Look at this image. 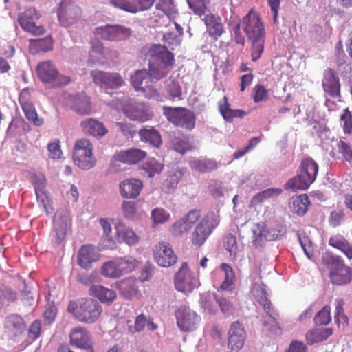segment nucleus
<instances>
[{"label":"nucleus","instance_id":"15","mask_svg":"<svg viewBox=\"0 0 352 352\" xmlns=\"http://www.w3.org/2000/svg\"><path fill=\"white\" fill-rule=\"evenodd\" d=\"M91 76L95 84L106 90L118 89L124 82L120 74L116 72L95 70L91 72Z\"/></svg>","mask_w":352,"mask_h":352},{"label":"nucleus","instance_id":"16","mask_svg":"<svg viewBox=\"0 0 352 352\" xmlns=\"http://www.w3.org/2000/svg\"><path fill=\"white\" fill-rule=\"evenodd\" d=\"M94 34L102 39L117 41L127 38L130 34V29L119 25H106L95 28Z\"/></svg>","mask_w":352,"mask_h":352},{"label":"nucleus","instance_id":"20","mask_svg":"<svg viewBox=\"0 0 352 352\" xmlns=\"http://www.w3.org/2000/svg\"><path fill=\"white\" fill-rule=\"evenodd\" d=\"M107 2L114 8L135 14L150 9L155 0H107Z\"/></svg>","mask_w":352,"mask_h":352},{"label":"nucleus","instance_id":"47","mask_svg":"<svg viewBox=\"0 0 352 352\" xmlns=\"http://www.w3.org/2000/svg\"><path fill=\"white\" fill-rule=\"evenodd\" d=\"M219 109L223 118L228 122L234 118L242 117L244 115L243 111L231 109L226 96L219 102Z\"/></svg>","mask_w":352,"mask_h":352},{"label":"nucleus","instance_id":"8","mask_svg":"<svg viewBox=\"0 0 352 352\" xmlns=\"http://www.w3.org/2000/svg\"><path fill=\"white\" fill-rule=\"evenodd\" d=\"M322 258L324 263L331 266L330 278L333 284L342 285L351 282L352 270L346 266L339 256L325 252Z\"/></svg>","mask_w":352,"mask_h":352},{"label":"nucleus","instance_id":"25","mask_svg":"<svg viewBox=\"0 0 352 352\" xmlns=\"http://www.w3.org/2000/svg\"><path fill=\"white\" fill-rule=\"evenodd\" d=\"M33 183L38 201L43 207L47 215L53 217L54 209L52 201L43 190L45 186V177L42 174L35 175Z\"/></svg>","mask_w":352,"mask_h":352},{"label":"nucleus","instance_id":"35","mask_svg":"<svg viewBox=\"0 0 352 352\" xmlns=\"http://www.w3.org/2000/svg\"><path fill=\"white\" fill-rule=\"evenodd\" d=\"M138 134L141 141L148 143L155 148H159L162 143L159 131L153 126H146L140 129Z\"/></svg>","mask_w":352,"mask_h":352},{"label":"nucleus","instance_id":"27","mask_svg":"<svg viewBox=\"0 0 352 352\" xmlns=\"http://www.w3.org/2000/svg\"><path fill=\"white\" fill-rule=\"evenodd\" d=\"M204 20L208 35L213 40H218L225 31L221 17L216 14L208 13L205 15Z\"/></svg>","mask_w":352,"mask_h":352},{"label":"nucleus","instance_id":"42","mask_svg":"<svg viewBox=\"0 0 352 352\" xmlns=\"http://www.w3.org/2000/svg\"><path fill=\"white\" fill-rule=\"evenodd\" d=\"M309 204L308 196L306 194H302L291 199L289 207L293 212L298 215H304L308 210Z\"/></svg>","mask_w":352,"mask_h":352},{"label":"nucleus","instance_id":"48","mask_svg":"<svg viewBox=\"0 0 352 352\" xmlns=\"http://www.w3.org/2000/svg\"><path fill=\"white\" fill-rule=\"evenodd\" d=\"M116 261L122 276L134 270L139 263L134 257L130 255L118 258Z\"/></svg>","mask_w":352,"mask_h":352},{"label":"nucleus","instance_id":"52","mask_svg":"<svg viewBox=\"0 0 352 352\" xmlns=\"http://www.w3.org/2000/svg\"><path fill=\"white\" fill-rule=\"evenodd\" d=\"M101 274L111 278H118L122 276L116 259L104 263L101 268Z\"/></svg>","mask_w":352,"mask_h":352},{"label":"nucleus","instance_id":"59","mask_svg":"<svg viewBox=\"0 0 352 352\" xmlns=\"http://www.w3.org/2000/svg\"><path fill=\"white\" fill-rule=\"evenodd\" d=\"M331 321L330 307L324 306L314 318L316 325H326Z\"/></svg>","mask_w":352,"mask_h":352},{"label":"nucleus","instance_id":"56","mask_svg":"<svg viewBox=\"0 0 352 352\" xmlns=\"http://www.w3.org/2000/svg\"><path fill=\"white\" fill-rule=\"evenodd\" d=\"M173 146L176 151L183 154L192 148L190 138L186 136L175 137L173 140Z\"/></svg>","mask_w":352,"mask_h":352},{"label":"nucleus","instance_id":"53","mask_svg":"<svg viewBox=\"0 0 352 352\" xmlns=\"http://www.w3.org/2000/svg\"><path fill=\"white\" fill-rule=\"evenodd\" d=\"M241 25L242 24L236 18H230L228 22V27L230 32L234 34V41L236 43L243 45L245 43V37L241 32Z\"/></svg>","mask_w":352,"mask_h":352},{"label":"nucleus","instance_id":"29","mask_svg":"<svg viewBox=\"0 0 352 352\" xmlns=\"http://www.w3.org/2000/svg\"><path fill=\"white\" fill-rule=\"evenodd\" d=\"M116 234L115 242L124 243L128 245H136L140 239L133 229L130 228L123 222L119 221L115 224Z\"/></svg>","mask_w":352,"mask_h":352},{"label":"nucleus","instance_id":"39","mask_svg":"<svg viewBox=\"0 0 352 352\" xmlns=\"http://www.w3.org/2000/svg\"><path fill=\"white\" fill-rule=\"evenodd\" d=\"M99 223L103 230L102 237L103 248L110 250L116 248L115 236H113L112 235V227L110 220L101 218L99 220Z\"/></svg>","mask_w":352,"mask_h":352},{"label":"nucleus","instance_id":"6","mask_svg":"<svg viewBox=\"0 0 352 352\" xmlns=\"http://www.w3.org/2000/svg\"><path fill=\"white\" fill-rule=\"evenodd\" d=\"M219 223V218L217 211L209 212L202 218H199L190 234L192 245L197 247L203 245Z\"/></svg>","mask_w":352,"mask_h":352},{"label":"nucleus","instance_id":"14","mask_svg":"<svg viewBox=\"0 0 352 352\" xmlns=\"http://www.w3.org/2000/svg\"><path fill=\"white\" fill-rule=\"evenodd\" d=\"M177 324L183 331H192L199 324L201 318L189 307L182 305L176 312Z\"/></svg>","mask_w":352,"mask_h":352},{"label":"nucleus","instance_id":"36","mask_svg":"<svg viewBox=\"0 0 352 352\" xmlns=\"http://www.w3.org/2000/svg\"><path fill=\"white\" fill-rule=\"evenodd\" d=\"M72 109L78 114L87 115L91 113V107L89 98L85 94L80 93L72 97Z\"/></svg>","mask_w":352,"mask_h":352},{"label":"nucleus","instance_id":"17","mask_svg":"<svg viewBox=\"0 0 352 352\" xmlns=\"http://www.w3.org/2000/svg\"><path fill=\"white\" fill-rule=\"evenodd\" d=\"M123 111L131 120L140 122H146L153 116L151 107L142 102H130L124 107Z\"/></svg>","mask_w":352,"mask_h":352},{"label":"nucleus","instance_id":"31","mask_svg":"<svg viewBox=\"0 0 352 352\" xmlns=\"http://www.w3.org/2000/svg\"><path fill=\"white\" fill-rule=\"evenodd\" d=\"M70 343L78 348L89 349L91 346L89 332L83 327H75L69 333Z\"/></svg>","mask_w":352,"mask_h":352},{"label":"nucleus","instance_id":"45","mask_svg":"<svg viewBox=\"0 0 352 352\" xmlns=\"http://www.w3.org/2000/svg\"><path fill=\"white\" fill-rule=\"evenodd\" d=\"M331 246L341 250L349 258H352V244L341 235L333 236L329 239Z\"/></svg>","mask_w":352,"mask_h":352},{"label":"nucleus","instance_id":"58","mask_svg":"<svg viewBox=\"0 0 352 352\" xmlns=\"http://www.w3.org/2000/svg\"><path fill=\"white\" fill-rule=\"evenodd\" d=\"M224 246L226 250L229 252L230 256L232 258H235L239 252L236 237L231 234H228L225 239Z\"/></svg>","mask_w":352,"mask_h":352},{"label":"nucleus","instance_id":"40","mask_svg":"<svg viewBox=\"0 0 352 352\" xmlns=\"http://www.w3.org/2000/svg\"><path fill=\"white\" fill-rule=\"evenodd\" d=\"M184 175V171L179 168L172 169L162 184V190L166 193L173 192Z\"/></svg>","mask_w":352,"mask_h":352},{"label":"nucleus","instance_id":"43","mask_svg":"<svg viewBox=\"0 0 352 352\" xmlns=\"http://www.w3.org/2000/svg\"><path fill=\"white\" fill-rule=\"evenodd\" d=\"M131 84L136 91H141L145 85H147L150 81H157L155 79H153L150 76V70L148 72L145 69L138 70L136 72L131 76Z\"/></svg>","mask_w":352,"mask_h":352},{"label":"nucleus","instance_id":"33","mask_svg":"<svg viewBox=\"0 0 352 352\" xmlns=\"http://www.w3.org/2000/svg\"><path fill=\"white\" fill-rule=\"evenodd\" d=\"M80 126L85 133L96 138H102L107 133L104 124L94 118H87L80 123Z\"/></svg>","mask_w":352,"mask_h":352},{"label":"nucleus","instance_id":"23","mask_svg":"<svg viewBox=\"0 0 352 352\" xmlns=\"http://www.w3.org/2000/svg\"><path fill=\"white\" fill-rule=\"evenodd\" d=\"M201 217V212L199 210L190 211L184 217L177 220L172 226V233L176 236L186 235L189 230L195 225Z\"/></svg>","mask_w":352,"mask_h":352},{"label":"nucleus","instance_id":"60","mask_svg":"<svg viewBox=\"0 0 352 352\" xmlns=\"http://www.w3.org/2000/svg\"><path fill=\"white\" fill-rule=\"evenodd\" d=\"M190 9L197 15L204 14L206 10V0H186Z\"/></svg>","mask_w":352,"mask_h":352},{"label":"nucleus","instance_id":"3","mask_svg":"<svg viewBox=\"0 0 352 352\" xmlns=\"http://www.w3.org/2000/svg\"><path fill=\"white\" fill-rule=\"evenodd\" d=\"M252 294L268 316L267 320H265L263 323V330L268 333H277L279 327L276 322L278 314L272 307L269 299V294L267 287L260 280L255 282L252 287Z\"/></svg>","mask_w":352,"mask_h":352},{"label":"nucleus","instance_id":"55","mask_svg":"<svg viewBox=\"0 0 352 352\" xmlns=\"http://www.w3.org/2000/svg\"><path fill=\"white\" fill-rule=\"evenodd\" d=\"M199 303L204 311L209 314H214L217 308L213 302V298L208 294H203L200 296Z\"/></svg>","mask_w":352,"mask_h":352},{"label":"nucleus","instance_id":"28","mask_svg":"<svg viewBox=\"0 0 352 352\" xmlns=\"http://www.w3.org/2000/svg\"><path fill=\"white\" fill-rule=\"evenodd\" d=\"M100 254L96 248L91 245H82L78 253V264L85 270L91 267L93 263L98 261Z\"/></svg>","mask_w":352,"mask_h":352},{"label":"nucleus","instance_id":"64","mask_svg":"<svg viewBox=\"0 0 352 352\" xmlns=\"http://www.w3.org/2000/svg\"><path fill=\"white\" fill-rule=\"evenodd\" d=\"M345 214L342 210H334L331 212L329 223L332 227L339 226L344 220Z\"/></svg>","mask_w":352,"mask_h":352},{"label":"nucleus","instance_id":"46","mask_svg":"<svg viewBox=\"0 0 352 352\" xmlns=\"http://www.w3.org/2000/svg\"><path fill=\"white\" fill-rule=\"evenodd\" d=\"M332 333L331 328H316L306 333V339L309 344H314L327 339Z\"/></svg>","mask_w":352,"mask_h":352},{"label":"nucleus","instance_id":"19","mask_svg":"<svg viewBox=\"0 0 352 352\" xmlns=\"http://www.w3.org/2000/svg\"><path fill=\"white\" fill-rule=\"evenodd\" d=\"M80 10L70 0H64L58 10V17L63 26H69L75 23L80 16Z\"/></svg>","mask_w":352,"mask_h":352},{"label":"nucleus","instance_id":"44","mask_svg":"<svg viewBox=\"0 0 352 352\" xmlns=\"http://www.w3.org/2000/svg\"><path fill=\"white\" fill-rule=\"evenodd\" d=\"M30 51L32 54H36L40 52H45L52 49V39L50 36L43 38L30 39Z\"/></svg>","mask_w":352,"mask_h":352},{"label":"nucleus","instance_id":"34","mask_svg":"<svg viewBox=\"0 0 352 352\" xmlns=\"http://www.w3.org/2000/svg\"><path fill=\"white\" fill-rule=\"evenodd\" d=\"M182 35L183 28L177 23H173L170 25L169 31L164 33L162 39L170 48L173 50L174 47L181 43Z\"/></svg>","mask_w":352,"mask_h":352},{"label":"nucleus","instance_id":"38","mask_svg":"<svg viewBox=\"0 0 352 352\" xmlns=\"http://www.w3.org/2000/svg\"><path fill=\"white\" fill-rule=\"evenodd\" d=\"M146 156L145 151L138 148H131L121 151L117 155V159L129 164H137Z\"/></svg>","mask_w":352,"mask_h":352},{"label":"nucleus","instance_id":"26","mask_svg":"<svg viewBox=\"0 0 352 352\" xmlns=\"http://www.w3.org/2000/svg\"><path fill=\"white\" fill-rule=\"evenodd\" d=\"M71 226V219L67 211L60 212L54 221L53 234L55 236L56 243L59 244L65 238L67 230Z\"/></svg>","mask_w":352,"mask_h":352},{"label":"nucleus","instance_id":"5","mask_svg":"<svg viewBox=\"0 0 352 352\" xmlns=\"http://www.w3.org/2000/svg\"><path fill=\"white\" fill-rule=\"evenodd\" d=\"M318 172V166L315 161L311 158L303 160L300 164V173L285 184V189L292 191L307 189L315 182Z\"/></svg>","mask_w":352,"mask_h":352},{"label":"nucleus","instance_id":"12","mask_svg":"<svg viewBox=\"0 0 352 352\" xmlns=\"http://www.w3.org/2000/svg\"><path fill=\"white\" fill-rule=\"evenodd\" d=\"M164 115L168 120L175 126L192 130L195 125V116L194 113L182 107H164Z\"/></svg>","mask_w":352,"mask_h":352},{"label":"nucleus","instance_id":"41","mask_svg":"<svg viewBox=\"0 0 352 352\" xmlns=\"http://www.w3.org/2000/svg\"><path fill=\"white\" fill-rule=\"evenodd\" d=\"M91 292L101 302L106 304L112 302L117 296L113 289L99 285H93Z\"/></svg>","mask_w":352,"mask_h":352},{"label":"nucleus","instance_id":"30","mask_svg":"<svg viewBox=\"0 0 352 352\" xmlns=\"http://www.w3.org/2000/svg\"><path fill=\"white\" fill-rule=\"evenodd\" d=\"M143 188V183L137 179H127L120 183L119 189L121 196L125 199L137 198Z\"/></svg>","mask_w":352,"mask_h":352},{"label":"nucleus","instance_id":"22","mask_svg":"<svg viewBox=\"0 0 352 352\" xmlns=\"http://www.w3.org/2000/svg\"><path fill=\"white\" fill-rule=\"evenodd\" d=\"M154 259L161 267H168L176 263L177 257L170 245L166 242L160 243L153 250Z\"/></svg>","mask_w":352,"mask_h":352},{"label":"nucleus","instance_id":"7","mask_svg":"<svg viewBox=\"0 0 352 352\" xmlns=\"http://www.w3.org/2000/svg\"><path fill=\"white\" fill-rule=\"evenodd\" d=\"M221 271L224 276V280L221 283L219 292L221 291L229 292L232 289V286L234 280V273L232 268L226 263H222L221 265ZM214 298L218 303L221 311L225 315H230L234 310V306L230 299L232 297L227 296L226 294H220V293L214 294Z\"/></svg>","mask_w":352,"mask_h":352},{"label":"nucleus","instance_id":"61","mask_svg":"<svg viewBox=\"0 0 352 352\" xmlns=\"http://www.w3.org/2000/svg\"><path fill=\"white\" fill-rule=\"evenodd\" d=\"M48 157L52 160H58L61 157L63 153L60 150V142L55 140L47 145Z\"/></svg>","mask_w":352,"mask_h":352},{"label":"nucleus","instance_id":"21","mask_svg":"<svg viewBox=\"0 0 352 352\" xmlns=\"http://www.w3.org/2000/svg\"><path fill=\"white\" fill-rule=\"evenodd\" d=\"M19 100L26 118L35 126H41L44 120L42 118L38 116L28 89H23L21 91Z\"/></svg>","mask_w":352,"mask_h":352},{"label":"nucleus","instance_id":"54","mask_svg":"<svg viewBox=\"0 0 352 352\" xmlns=\"http://www.w3.org/2000/svg\"><path fill=\"white\" fill-rule=\"evenodd\" d=\"M166 91L168 98L172 100H182V89L179 85L174 80L168 79L166 81Z\"/></svg>","mask_w":352,"mask_h":352},{"label":"nucleus","instance_id":"32","mask_svg":"<svg viewBox=\"0 0 352 352\" xmlns=\"http://www.w3.org/2000/svg\"><path fill=\"white\" fill-rule=\"evenodd\" d=\"M322 87L324 92L330 97L336 98L340 95V83L336 72L327 69L324 73Z\"/></svg>","mask_w":352,"mask_h":352},{"label":"nucleus","instance_id":"24","mask_svg":"<svg viewBox=\"0 0 352 352\" xmlns=\"http://www.w3.org/2000/svg\"><path fill=\"white\" fill-rule=\"evenodd\" d=\"M245 336L244 326L239 321L234 322L228 331V348L232 352H238L244 344Z\"/></svg>","mask_w":352,"mask_h":352},{"label":"nucleus","instance_id":"62","mask_svg":"<svg viewBox=\"0 0 352 352\" xmlns=\"http://www.w3.org/2000/svg\"><path fill=\"white\" fill-rule=\"evenodd\" d=\"M122 212L126 219H132L136 214V206L133 201H124L122 204Z\"/></svg>","mask_w":352,"mask_h":352},{"label":"nucleus","instance_id":"51","mask_svg":"<svg viewBox=\"0 0 352 352\" xmlns=\"http://www.w3.org/2000/svg\"><path fill=\"white\" fill-rule=\"evenodd\" d=\"M151 219L152 226L156 227L168 221L170 219V214L164 208L157 207L151 210Z\"/></svg>","mask_w":352,"mask_h":352},{"label":"nucleus","instance_id":"11","mask_svg":"<svg viewBox=\"0 0 352 352\" xmlns=\"http://www.w3.org/2000/svg\"><path fill=\"white\" fill-rule=\"evenodd\" d=\"M36 72L40 80L45 83H52L54 86L66 85L70 81L67 76L60 74L55 65L51 60L38 64Z\"/></svg>","mask_w":352,"mask_h":352},{"label":"nucleus","instance_id":"37","mask_svg":"<svg viewBox=\"0 0 352 352\" xmlns=\"http://www.w3.org/2000/svg\"><path fill=\"white\" fill-rule=\"evenodd\" d=\"M25 324L23 319L19 315H11L6 319L5 329L13 337L21 334L25 330Z\"/></svg>","mask_w":352,"mask_h":352},{"label":"nucleus","instance_id":"63","mask_svg":"<svg viewBox=\"0 0 352 352\" xmlns=\"http://www.w3.org/2000/svg\"><path fill=\"white\" fill-rule=\"evenodd\" d=\"M342 122L343 130L345 133L349 134L352 131V116L351 112L347 109H344L340 117Z\"/></svg>","mask_w":352,"mask_h":352},{"label":"nucleus","instance_id":"49","mask_svg":"<svg viewBox=\"0 0 352 352\" xmlns=\"http://www.w3.org/2000/svg\"><path fill=\"white\" fill-rule=\"evenodd\" d=\"M118 287L121 294L126 298H131L136 294L138 291L136 282L133 278H126L122 280L118 283Z\"/></svg>","mask_w":352,"mask_h":352},{"label":"nucleus","instance_id":"50","mask_svg":"<svg viewBox=\"0 0 352 352\" xmlns=\"http://www.w3.org/2000/svg\"><path fill=\"white\" fill-rule=\"evenodd\" d=\"M282 193V190L277 188H270L257 193L251 200L252 205L263 203L271 198L278 196Z\"/></svg>","mask_w":352,"mask_h":352},{"label":"nucleus","instance_id":"10","mask_svg":"<svg viewBox=\"0 0 352 352\" xmlns=\"http://www.w3.org/2000/svg\"><path fill=\"white\" fill-rule=\"evenodd\" d=\"M252 243L256 247H262L265 241H272L280 239L285 233V230L280 225L267 226L263 223L253 226Z\"/></svg>","mask_w":352,"mask_h":352},{"label":"nucleus","instance_id":"9","mask_svg":"<svg viewBox=\"0 0 352 352\" xmlns=\"http://www.w3.org/2000/svg\"><path fill=\"white\" fill-rule=\"evenodd\" d=\"M75 164L82 170H90L96 165V159L93 155V145L91 142L82 138L77 140L73 153Z\"/></svg>","mask_w":352,"mask_h":352},{"label":"nucleus","instance_id":"13","mask_svg":"<svg viewBox=\"0 0 352 352\" xmlns=\"http://www.w3.org/2000/svg\"><path fill=\"white\" fill-rule=\"evenodd\" d=\"M174 283L176 289L183 293H190L199 285L198 278L190 270L186 263H183L175 274Z\"/></svg>","mask_w":352,"mask_h":352},{"label":"nucleus","instance_id":"57","mask_svg":"<svg viewBox=\"0 0 352 352\" xmlns=\"http://www.w3.org/2000/svg\"><path fill=\"white\" fill-rule=\"evenodd\" d=\"M163 168V164L155 159L148 160L144 166V169L148 173L150 177H154L156 174H160Z\"/></svg>","mask_w":352,"mask_h":352},{"label":"nucleus","instance_id":"18","mask_svg":"<svg viewBox=\"0 0 352 352\" xmlns=\"http://www.w3.org/2000/svg\"><path fill=\"white\" fill-rule=\"evenodd\" d=\"M40 15L35 8L31 7L19 15L18 21L25 31L39 36L45 33L44 27L41 25H36L34 22V20L38 19Z\"/></svg>","mask_w":352,"mask_h":352},{"label":"nucleus","instance_id":"2","mask_svg":"<svg viewBox=\"0 0 352 352\" xmlns=\"http://www.w3.org/2000/svg\"><path fill=\"white\" fill-rule=\"evenodd\" d=\"M150 76L160 80L169 72L174 63L173 55L162 45H153L148 50Z\"/></svg>","mask_w":352,"mask_h":352},{"label":"nucleus","instance_id":"4","mask_svg":"<svg viewBox=\"0 0 352 352\" xmlns=\"http://www.w3.org/2000/svg\"><path fill=\"white\" fill-rule=\"evenodd\" d=\"M67 311L77 320L92 324L99 318L102 308L96 300L87 298L82 299L78 302L70 301L67 306Z\"/></svg>","mask_w":352,"mask_h":352},{"label":"nucleus","instance_id":"1","mask_svg":"<svg viewBox=\"0 0 352 352\" xmlns=\"http://www.w3.org/2000/svg\"><path fill=\"white\" fill-rule=\"evenodd\" d=\"M242 28L252 43L251 56L253 61L258 60L263 52L265 31L259 14L250 10L243 18Z\"/></svg>","mask_w":352,"mask_h":352}]
</instances>
